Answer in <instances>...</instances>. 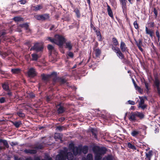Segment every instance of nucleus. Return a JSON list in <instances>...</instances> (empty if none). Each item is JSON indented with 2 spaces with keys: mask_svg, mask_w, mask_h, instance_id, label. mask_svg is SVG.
Listing matches in <instances>:
<instances>
[{
  "mask_svg": "<svg viewBox=\"0 0 160 160\" xmlns=\"http://www.w3.org/2000/svg\"><path fill=\"white\" fill-rule=\"evenodd\" d=\"M92 149L95 154H97L102 156L104 155L107 150V148L105 147H100L98 146H94Z\"/></svg>",
  "mask_w": 160,
  "mask_h": 160,
  "instance_id": "1",
  "label": "nucleus"
},
{
  "mask_svg": "<svg viewBox=\"0 0 160 160\" xmlns=\"http://www.w3.org/2000/svg\"><path fill=\"white\" fill-rule=\"evenodd\" d=\"M55 38L56 44L60 46H62L65 42L66 40L62 35L56 34L54 36Z\"/></svg>",
  "mask_w": 160,
  "mask_h": 160,
  "instance_id": "2",
  "label": "nucleus"
},
{
  "mask_svg": "<svg viewBox=\"0 0 160 160\" xmlns=\"http://www.w3.org/2000/svg\"><path fill=\"white\" fill-rule=\"evenodd\" d=\"M57 72H53L50 74H46L42 73L41 74V77L42 78V80L46 84L50 81V79L52 76H56Z\"/></svg>",
  "mask_w": 160,
  "mask_h": 160,
  "instance_id": "3",
  "label": "nucleus"
},
{
  "mask_svg": "<svg viewBox=\"0 0 160 160\" xmlns=\"http://www.w3.org/2000/svg\"><path fill=\"white\" fill-rule=\"evenodd\" d=\"M42 44L38 42H37L34 44V45L30 49V51H35L37 52L42 51L43 49Z\"/></svg>",
  "mask_w": 160,
  "mask_h": 160,
  "instance_id": "4",
  "label": "nucleus"
},
{
  "mask_svg": "<svg viewBox=\"0 0 160 160\" xmlns=\"http://www.w3.org/2000/svg\"><path fill=\"white\" fill-rule=\"evenodd\" d=\"M153 86L154 88H156L157 92L159 96L160 97V80L158 76L154 77V80L153 82Z\"/></svg>",
  "mask_w": 160,
  "mask_h": 160,
  "instance_id": "5",
  "label": "nucleus"
},
{
  "mask_svg": "<svg viewBox=\"0 0 160 160\" xmlns=\"http://www.w3.org/2000/svg\"><path fill=\"white\" fill-rule=\"evenodd\" d=\"M27 74L28 76L31 78H33L37 75V72L35 68H31L28 70Z\"/></svg>",
  "mask_w": 160,
  "mask_h": 160,
  "instance_id": "6",
  "label": "nucleus"
},
{
  "mask_svg": "<svg viewBox=\"0 0 160 160\" xmlns=\"http://www.w3.org/2000/svg\"><path fill=\"white\" fill-rule=\"evenodd\" d=\"M57 113L58 114H62L65 112L66 110V107H63V106L60 104H58L57 105Z\"/></svg>",
  "mask_w": 160,
  "mask_h": 160,
  "instance_id": "7",
  "label": "nucleus"
},
{
  "mask_svg": "<svg viewBox=\"0 0 160 160\" xmlns=\"http://www.w3.org/2000/svg\"><path fill=\"white\" fill-rule=\"evenodd\" d=\"M65 151H62L56 157V160H66Z\"/></svg>",
  "mask_w": 160,
  "mask_h": 160,
  "instance_id": "8",
  "label": "nucleus"
},
{
  "mask_svg": "<svg viewBox=\"0 0 160 160\" xmlns=\"http://www.w3.org/2000/svg\"><path fill=\"white\" fill-rule=\"evenodd\" d=\"M120 48L122 52H127L129 53L128 49L125 43L122 40H121L120 42Z\"/></svg>",
  "mask_w": 160,
  "mask_h": 160,
  "instance_id": "9",
  "label": "nucleus"
},
{
  "mask_svg": "<svg viewBox=\"0 0 160 160\" xmlns=\"http://www.w3.org/2000/svg\"><path fill=\"white\" fill-rule=\"evenodd\" d=\"M119 1L122 6V12L124 13V12H126L127 9V0H119Z\"/></svg>",
  "mask_w": 160,
  "mask_h": 160,
  "instance_id": "10",
  "label": "nucleus"
},
{
  "mask_svg": "<svg viewBox=\"0 0 160 160\" xmlns=\"http://www.w3.org/2000/svg\"><path fill=\"white\" fill-rule=\"evenodd\" d=\"M142 82L144 84L146 93H148L149 92V90L151 89L150 83L146 81L145 79H143V81H142Z\"/></svg>",
  "mask_w": 160,
  "mask_h": 160,
  "instance_id": "11",
  "label": "nucleus"
},
{
  "mask_svg": "<svg viewBox=\"0 0 160 160\" xmlns=\"http://www.w3.org/2000/svg\"><path fill=\"white\" fill-rule=\"evenodd\" d=\"M24 152L26 154H34L37 153V151L35 149H26L24 150Z\"/></svg>",
  "mask_w": 160,
  "mask_h": 160,
  "instance_id": "12",
  "label": "nucleus"
},
{
  "mask_svg": "<svg viewBox=\"0 0 160 160\" xmlns=\"http://www.w3.org/2000/svg\"><path fill=\"white\" fill-rule=\"evenodd\" d=\"M73 154L76 156L78 154H80L81 153V147H75V148L72 151Z\"/></svg>",
  "mask_w": 160,
  "mask_h": 160,
  "instance_id": "13",
  "label": "nucleus"
},
{
  "mask_svg": "<svg viewBox=\"0 0 160 160\" xmlns=\"http://www.w3.org/2000/svg\"><path fill=\"white\" fill-rule=\"evenodd\" d=\"M128 118L129 120L132 122H135L138 120L136 118L135 112H131Z\"/></svg>",
  "mask_w": 160,
  "mask_h": 160,
  "instance_id": "14",
  "label": "nucleus"
},
{
  "mask_svg": "<svg viewBox=\"0 0 160 160\" xmlns=\"http://www.w3.org/2000/svg\"><path fill=\"white\" fill-rule=\"evenodd\" d=\"M153 155V152L152 150H150L148 152H145L146 157L145 160H151Z\"/></svg>",
  "mask_w": 160,
  "mask_h": 160,
  "instance_id": "15",
  "label": "nucleus"
},
{
  "mask_svg": "<svg viewBox=\"0 0 160 160\" xmlns=\"http://www.w3.org/2000/svg\"><path fill=\"white\" fill-rule=\"evenodd\" d=\"M93 52L95 55V58H99L101 54V50L99 48L93 50Z\"/></svg>",
  "mask_w": 160,
  "mask_h": 160,
  "instance_id": "16",
  "label": "nucleus"
},
{
  "mask_svg": "<svg viewBox=\"0 0 160 160\" xmlns=\"http://www.w3.org/2000/svg\"><path fill=\"white\" fill-rule=\"evenodd\" d=\"M65 152L66 159H67L68 160H72L74 158L73 154L70 152H67L65 151Z\"/></svg>",
  "mask_w": 160,
  "mask_h": 160,
  "instance_id": "17",
  "label": "nucleus"
},
{
  "mask_svg": "<svg viewBox=\"0 0 160 160\" xmlns=\"http://www.w3.org/2000/svg\"><path fill=\"white\" fill-rule=\"evenodd\" d=\"M65 48H66L68 49L69 51L71 50L72 48V43L71 41H68L67 42H65Z\"/></svg>",
  "mask_w": 160,
  "mask_h": 160,
  "instance_id": "18",
  "label": "nucleus"
},
{
  "mask_svg": "<svg viewBox=\"0 0 160 160\" xmlns=\"http://www.w3.org/2000/svg\"><path fill=\"white\" fill-rule=\"evenodd\" d=\"M145 31L147 34L149 35V36L151 38L153 37V35L154 34V32L153 30H150V29H149L147 26H146Z\"/></svg>",
  "mask_w": 160,
  "mask_h": 160,
  "instance_id": "19",
  "label": "nucleus"
},
{
  "mask_svg": "<svg viewBox=\"0 0 160 160\" xmlns=\"http://www.w3.org/2000/svg\"><path fill=\"white\" fill-rule=\"evenodd\" d=\"M115 52L117 53V56L120 59H122L124 57V54L122 53L118 48L117 51H115Z\"/></svg>",
  "mask_w": 160,
  "mask_h": 160,
  "instance_id": "20",
  "label": "nucleus"
},
{
  "mask_svg": "<svg viewBox=\"0 0 160 160\" xmlns=\"http://www.w3.org/2000/svg\"><path fill=\"white\" fill-rule=\"evenodd\" d=\"M135 112L136 117L138 118L141 120H142L144 118L145 115L142 112L138 111Z\"/></svg>",
  "mask_w": 160,
  "mask_h": 160,
  "instance_id": "21",
  "label": "nucleus"
},
{
  "mask_svg": "<svg viewBox=\"0 0 160 160\" xmlns=\"http://www.w3.org/2000/svg\"><path fill=\"white\" fill-rule=\"evenodd\" d=\"M32 8L33 10L37 11L42 9L43 6L41 4L37 5L35 6H32Z\"/></svg>",
  "mask_w": 160,
  "mask_h": 160,
  "instance_id": "22",
  "label": "nucleus"
},
{
  "mask_svg": "<svg viewBox=\"0 0 160 160\" xmlns=\"http://www.w3.org/2000/svg\"><path fill=\"white\" fill-rule=\"evenodd\" d=\"M32 57L31 59V61H37L38 59L39 58V57L38 54L36 53H33L31 55Z\"/></svg>",
  "mask_w": 160,
  "mask_h": 160,
  "instance_id": "23",
  "label": "nucleus"
},
{
  "mask_svg": "<svg viewBox=\"0 0 160 160\" xmlns=\"http://www.w3.org/2000/svg\"><path fill=\"white\" fill-rule=\"evenodd\" d=\"M11 72L13 74H18L21 73V69L19 68H12L11 69Z\"/></svg>",
  "mask_w": 160,
  "mask_h": 160,
  "instance_id": "24",
  "label": "nucleus"
},
{
  "mask_svg": "<svg viewBox=\"0 0 160 160\" xmlns=\"http://www.w3.org/2000/svg\"><path fill=\"white\" fill-rule=\"evenodd\" d=\"M112 44L111 45H114L115 46H116L119 44V43L117 39L115 37L112 38Z\"/></svg>",
  "mask_w": 160,
  "mask_h": 160,
  "instance_id": "25",
  "label": "nucleus"
},
{
  "mask_svg": "<svg viewBox=\"0 0 160 160\" xmlns=\"http://www.w3.org/2000/svg\"><path fill=\"white\" fill-rule=\"evenodd\" d=\"M31 148L35 149H42L44 148V146L42 143H41L38 146H36L34 147H30Z\"/></svg>",
  "mask_w": 160,
  "mask_h": 160,
  "instance_id": "26",
  "label": "nucleus"
},
{
  "mask_svg": "<svg viewBox=\"0 0 160 160\" xmlns=\"http://www.w3.org/2000/svg\"><path fill=\"white\" fill-rule=\"evenodd\" d=\"M81 153L82 152L84 154L87 153L88 151V147L87 146H84L82 148L81 147Z\"/></svg>",
  "mask_w": 160,
  "mask_h": 160,
  "instance_id": "27",
  "label": "nucleus"
},
{
  "mask_svg": "<svg viewBox=\"0 0 160 160\" xmlns=\"http://www.w3.org/2000/svg\"><path fill=\"white\" fill-rule=\"evenodd\" d=\"M2 87L4 90L6 91H10L9 88L8 84L6 83H4L2 84Z\"/></svg>",
  "mask_w": 160,
  "mask_h": 160,
  "instance_id": "28",
  "label": "nucleus"
},
{
  "mask_svg": "<svg viewBox=\"0 0 160 160\" xmlns=\"http://www.w3.org/2000/svg\"><path fill=\"white\" fill-rule=\"evenodd\" d=\"M107 11L109 16L111 18H113V15L112 11L110 7L108 5Z\"/></svg>",
  "mask_w": 160,
  "mask_h": 160,
  "instance_id": "29",
  "label": "nucleus"
},
{
  "mask_svg": "<svg viewBox=\"0 0 160 160\" xmlns=\"http://www.w3.org/2000/svg\"><path fill=\"white\" fill-rule=\"evenodd\" d=\"M1 142L3 143V145L7 148H9V146L6 140L0 139V143Z\"/></svg>",
  "mask_w": 160,
  "mask_h": 160,
  "instance_id": "30",
  "label": "nucleus"
},
{
  "mask_svg": "<svg viewBox=\"0 0 160 160\" xmlns=\"http://www.w3.org/2000/svg\"><path fill=\"white\" fill-rule=\"evenodd\" d=\"M139 133V132L138 131L134 130L132 131L131 133V135L134 137H137Z\"/></svg>",
  "mask_w": 160,
  "mask_h": 160,
  "instance_id": "31",
  "label": "nucleus"
},
{
  "mask_svg": "<svg viewBox=\"0 0 160 160\" xmlns=\"http://www.w3.org/2000/svg\"><path fill=\"white\" fill-rule=\"evenodd\" d=\"M19 26L21 28H24L26 30L28 29V28L29 27V25L27 23L20 24Z\"/></svg>",
  "mask_w": 160,
  "mask_h": 160,
  "instance_id": "32",
  "label": "nucleus"
},
{
  "mask_svg": "<svg viewBox=\"0 0 160 160\" xmlns=\"http://www.w3.org/2000/svg\"><path fill=\"white\" fill-rule=\"evenodd\" d=\"M13 20L16 22L23 21V18L20 17H15L13 18Z\"/></svg>",
  "mask_w": 160,
  "mask_h": 160,
  "instance_id": "33",
  "label": "nucleus"
},
{
  "mask_svg": "<svg viewBox=\"0 0 160 160\" xmlns=\"http://www.w3.org/2000/svg\"><path fill=\"white\" fill-rule=\"evenodd\" d=\"M74 12L75 13L76 16L78 18H79L81 16V14L79 10L76 8L74 10Z\"/></svg>",
  "mask_w": 160,
  "mask_h": 160,
  "instance_id": "34",
  "label": "nucleus"
},
{
  "mask_svg": "<svg viewBox=\"0 0 160 160\" xmlns=\"http://www.w3.org/2000/svg\"><path fill=\"white\" fill-rule=\"evenodd\" d=\"M128 147L129 148L133 150H136V148L134 145L132 144L130 142H129L128 143Z\"/></svg>",
  "mask_w": 160,
  "mask_h": 160,
  "instance_id": "35",
  "label": "nucleus"
},
{
  "mask_svg": "<svg viewBox=\"0 0 160 160\" xmlns=\"http://www.w3.org/2000/svg\"><path fill=\"white\" fill-rule=\"evenodd\" d=\"M47 48L50 51L51 54L52 52V51L55 50L54 47L52 45L50 44H48V45Z\"/></svg>",
  "mask_w": 160,
  "mask_h": 160,
  "instance_id": "36",
  "label": "nucleus"
},
{
  "mask_svg": "<svg viewBox=\"0 0 160 160\" xmlns=\"http://www.w3.org/2000/svg\"><path fill=\"white\" fill-rule=\"evenodd\" d=\"M22 110H21L17 112V115L21 118L25 117V114L24 113L22 112Z\"/></svg>",
  "mask_w": 160,
  "mask_h": 160,
  "instance_id": "37",
  "label": "nucleus"
},
{
  "mask_svg": "<svg viewBox=\"0 0 160 160\" xmlns=\"http://www.w3.org/2000/svg\"><path fill=\"white\" fill-rule=\"evenodd\" d=\"M136 90H137L141 94H142L143 92V90L141 88L138 86L137 84H135V85L134 86Z\"/></svg>",
  "mask_w": 160,
  "mask_h": 160,
  "instance_id": "38",
  "label": "nucleus"
},
{
  "mask_svg": "<svg viewBox=\"0 0 160 160\" xmlns=\"http://www.w3.org/2000/svg\"><path fill=\"white\" fill-rule=\"evenodd\" d=\"M12 123L13 125H14L17 128H18L19 127L20 125H21L22 124L21 121L19 122H12Z\"/></svg>",
  "mask_w": 160,
  "mask_h": 160,
  "instance_id": "39",
  "label": "nucleus"
},
{
  "mask_svg": "<svg viewBox=\"0 0 160 160\" xmlns=\"http://www.w3.org/2000/svg\"><path fill=\"white\" fill-rule=\"evenodd\" d=\"M58 81L61 84H64L66 82V80L65 78H58Z\"/></svg>",
  "mask_w": 160,
  "mask_h": 160,
  "instance_id": "40",
  "label": "nucleus"
},
{
  "mask_svg": "<svg viewBox=\"0 0 160 160\" xmlns=\"http://www.w3.org/2000/svg\"><path fill=\"white\" fill-rule=\"evenodd\" d=\"M122 59V62L123 63L128 65H130L131 64V62L128 59L125 58L124 57Z\"/></svg>",
  "mask_w": 160,
  "mask_h": 160,
  "instance_id": "41",
  "label": "nucleus"
},
{
  "mask_svg": "<svg viewBox=\"0 0 160 160\" xmlns=\"http://www.w3.org/2000/svg\"><path fill=\"white\" fill-rule=\"evenodd\" d=\"M47 40L49 41L52 43H54L56 44L55 38H52L51 37H47Z\"/></svg>",
  "mask_w": 160,
  "mask_h": 160,
  "instance_id": "42",
  "label": "nucleus"
},
{
  "mask_svg": "<svg viewBox=\"0 0 160 160\" xmlns=\"http://www.w3.org/2000/svg\"><path fill=\"white\" fill-rule=\"evenodd\" d=\"M91 132L92 133V136L96 139H97V136L95 131L94 129H92L91 130Z\"/></svg>",
  "mask_w": 160,
  "mask_h": 160,
  "instance_id": "43",
  "label": "nucleus"
},
{
  "mask_svg": "<svg viewBox=\"0 0 160 160\" xmlns=\"http://www.w3.org/2000/svg\"><path fill=\"white\" fill-rule=\"evenodd\" d=\"M43 21L45 20L49 19V14H42Z\"/></svg>",
  "mask_w": 160,
  "mask_h": 160,
  "instance_id": "44",
  "label": "nucleus"
},
{
  "mask_svg": "<svg viewBox=\"0 0 160 160\" xmlns=\"http://www.w3.org/2000/svg\"><path fill=\"white\" fill-rule=\"evenodd\" d=\"M34 17L38 20L43 21L42 15H37L34 16Z\"/></svg>",
  "mask_w": 160,
  "mask_h": 160,
  "instance_id": "45",
  "label": "nucleus"
},
{
  "mask_svg": "<svg viewBox=\"0 0 160 160\" xmlns=\"http://www.w3.org/2000/svg\"><path fill=\"white\" fill-rule=\"evenodd\" d=\"M54 138L56 139L61 140L62 137L61 134L59 133H56L54 135Z\"/></svg>",
  "mask_w": 160,
  "mask_h": 160,
  "instance_id": "46",
  "label": "nucleus"
},
{
  "mask_svg": "<svg viewBox=\"0 0 160 160\" xmlns=\"http://www.w3.org/2000/svg\"><path fill=\"white\" fill-rule=\"evenodd\" d=\"M139 98L140 99V102H139V105L144 104L145 101L144 99L141 97H139Z\"/></svg>",
  "mask_w": 160,
  "mask_h": 160,
  "instance_id": "47",
  "label": "nucleus"
},
{
  "mask_svg": "<svg viewBox=\"0 0 160 160\" xmlns=\"http://www.w3.org/2000/svg\"><path fill=\"white\" fill-rule=\"evenodd\" d=\"M86 160H93V156L91 154L87 155Z\"/></svg>",
  "mask_w": 160,
  "mask_h": 160,
  "instance_id": "48",
  "label": "nucleus"
},
{
  "mask_svg": "<svg viewBox=\"0 0 160 160\" xmlns=\"http://www.w3.org/2000/svg\"><path fill=\"white\" fill-rule=\"evenodd\" d=\"M102 158V156L95 154L94 160H101Z\"/></svg>",
  "mask_w": 160,
  "mask_h": 160,
  "instance_id": "49",
  "label": "nucleus"
},
{
  "mask_svg": "<svg viewBox=\"0 0 160 160\" xmlns=\"http://www.w3.org/2000/svg\"><path fill=\"white\" fill-rule=\"evenodd\" d=\"M113 157L111 155H108L106 159L103 158L102 160H113Z\"/></svg>",
  "mask_w": 160,
  "mask_h": 160,
  "instance_id": "50",
  "label": "nucleus"
},
{
  "mask_svg": "<svg viewBox=\"0 0 160 160\" xmlns=\"http://www.w3.org/2000/svg\"><path fill=\"white\" fill-rule=\"evenodd\" d=\"M135 28L137 29H139V25L137 21H135L133 23Z\"/></svg>",
  "mask_w": 160,
  "mask_h": 160,
  "instance_id": "51",
  "label": "nucleus"
},
{
  "mask_svg": "<svg viewBox=\"0 0 160 160\" xmlns=\"http://www.w3.org/2000/svg\"><path fill=\"white\" fill-rule=\"evenodd\" d=\"M31 41L30 40H28L27 41L25 42L24 44L25 45H26L27 46H28V47H30L31 46Z\"/></svg>",
  "mask_w": 160,
  "mask_h": 160,
  "instance_id": "52",
  "label": "nucleus"
},
{
  "mask_svg": "<svg viewBox=\"0 0 160 160\" xmlns=\"http://www.w3.org/2000/svg\"><path fill=\"white\" fill-rule=\"evenodd\" d=\"M11 53V52L10 51H8L7 52H5L3 54V57H6L9 55Z\"/></svg>",
  "mask_w": 160,
  "mask_h": 160,
  "instance_id": "53",
  "label": "nucleus"
},
{
  "mask_svg": "<svg viewBox=\"0 0 160 160\" xmlns=\"http://www.w3.org/2000/svg\"><path fill=\"white\" fill-rule=\"evenodd\" d=\"M6 102V98L4 97H2L0 98V102L1 103H4Z\"/></svg>",
  "mask_w": 160,
  "mask_h": 160,
  "instance_id": "54",
  "label": "nucleus"
},
{
  "mask_svg": "<svg viewBox=\"0 0 160 160\" xmlns=\"http://www.w3.org/2000/svg\"><path fill=\"white\" fill-rule=\"evenodd\" d=\"M147 107V105L146 104H142V105H139L138 108H141L142 110H144Z\"/></svg>",
  "mask_w": 160,
  "mask_h": 160,
  "instance_id": "55",
  "label": "nucleus"
},
{
  "mask_svg": "<svg viewBox=\"0 0 160 160\" xmlns=\"http://www.w3.org/2000/svg\"><path fill=\"white\" fill-rule=\"evenodd\" d=\"M90 27L91 28H92L94 30H96V28L94 26V25L92 24V21L91 19L90 20Z\"/></svg>",
  "mask_w": 160,
  "mask_h": 160,
  "instance_id": "56",
  "label": "nucleus"
},
{
  "mask_svg": "<svg viewBox=\"0 0 160 160\" xmlns=\"http://www.w3.org/2000/svg\"><path fill=\"white\" fill-rule=\"evenodd\" d=\"M136 45L138 47L139 46H141L142 45V41L141 39L139 40V42H136Z\"/></svg>",
  "mask_w": 160,
  "mask_h": 160,
  "instance_id": "57",
  "label": "nucleus"
},
{
  "mask_svg": "<svg viewBox=\"0 0 160 160\" xmlns=\"http://www.w3.org/2000/svg\"><path fill=\"white\" fill-rule=\"evenodd\" d=\"M75 147L73 143H70L69 144V148L71 150H72V151L75 148Z\"/></svg>",
  "mask_w": 160,
  "mask_h": 160,
  "instance_id": "58",
  "label": "nucleus"
},
{
  "mask_svg": "<svg viewBox=\"0 0 160 160\" xmlns=\"http://www.w3.org/2000/svg\"><path fill=\"white\" fill-rule=\"evenodd\" d=\"M98 44H98V42L97 41H96L95 42L94 45L93 47V49L94 50V49H97L98 48Z\"/></svg>",
  "mask_w": 160,
  "mask_h": 160,
  "instance_id": "59",
  "label": "nucleus"
},
{
  "mask_svg": "<svg viewBox=\"0 0 160 160\" xmlns=\"http://www.w3.org/2000/svg\"><path fill=\"white\" fill-rule=\"evenodd\" d=\"M153 12L155 14V18H156L157 17L158 12L156 9L155 8H154L153 9Z\"/></svg>",
  "mask_w": 160,
  "mask_h": 160,
  "instance_id": "60",
  "label": "nucleus"
},
{
  "mask_svg": "<svg viewBox=\"0 0 160 160\" xmlns=\"http://www.w3.org/2000/svg\"><path fill=\"white\" fill-rule=\"evenodd\" d=\"M46 101L48 102L50 101L52 99V97L51 96H48L46 97Z\"/></svg>",
  "mask_w": 160,
  "mask_h": 160,
  "instance_id": "61",
  "label": "nucleus"
},
{
  "mask_svg": "<svg viewBox=\"0 0 160 160\" xmlns=\"http://www.w3.org/2000/svg\"><path fill=\"white\" fill-rule=\"evenodd\" d=\"M97 37H98V41H102V36L101 35V33H100L98 35H97Z\"/></svg>",
  "mask_w": 160,
  "mask_h": 160,
  "instance_id": "62",
  "label": "nucleus"
},
{
  "mask_svg": "<svg viewBox=\"0 0 160 160\" xmlns=\"http://www.w3.org/2000/svg\"><path fill=\"white\" fill-rule=\"evenodd\" d=\"M68 56L71 58H73L74 56L73 53L71 52H69L68 53Z\"/></svg>",
  "mask_w": 160,
  "mask_h": 160,
  "instance_id": "63",
  "label": "nucleus"
},
{
  "mask_svg": "<svg viewBox=\"0 0 160 160\" xmlns=\"http://www.w3.org/2000/svg\"><path fill=\"white\" fill-rule=\"evenodd\" d=\"M149 25V27L150 28H154L155 24L154 22H151L148 23Z\"/></svg>",
  "mask_w": 160,
  "mask_h": 160,
  "instance_id": "64",
  "label": "nucleus"
}]
</instances>
